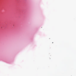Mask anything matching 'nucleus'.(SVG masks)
<instances>
[{
    "instance_id": "obj_1",
    "label": "nucleus",
    "mask_w": 76,
    "mask_h": 76,
    "mask_svg": "<svg viewBox=\"0 0 76 76\" xmlns=\"http://www.w3.org/2000/svg\"><path fill=\"white\" fill-rule=\"evenodd\" d=\"M52 43H53V42H52Z\"/></svg>"
}]
</instances>
